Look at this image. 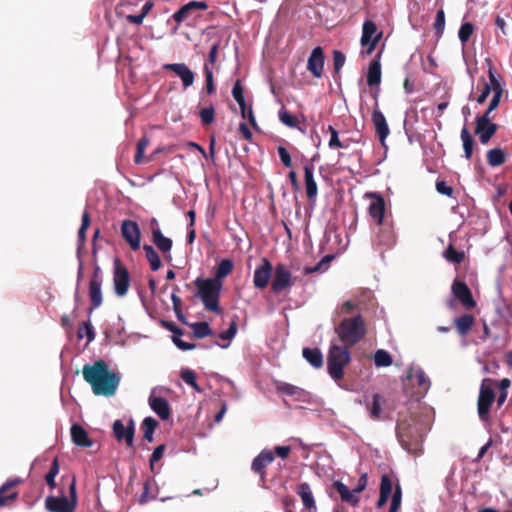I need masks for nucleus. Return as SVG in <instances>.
<instances>
[{
    "label": "nucleus",
    "instance_id": "obj_1",
    "mask_svg": "<svg viewBox=\"0 0 512 512\" xmlns=\"http://www.w3.org/2000/svg\"><path fill=\"white\" fill-rule=\"evenodd\" d=\"M84 380L91 385L97 396L111 397L115 394L119 382V375L110 370L108 364L99 359L93 364H85L82 369Z\"/></svg>",
    "mask_w": 512,
    "mask_h": 512
},
{
    "label": "nucleus",
    "instance_id": "obj_2",
    "mask_svg": "<svg viewBox=\"0 0 512 512\" xmlns=\"http://www.w3.org/2000/svg\"><path fill=\"white\" fill-rule=\"evenodd\" d=\"M339 340L344 346L352 348L366 335V324L363 317L358 314L343 318L334 328Z\"/></svg>",
    "mask_w": 512,
    "mask_h": 512
},
{
    "label": "nucleus",
    "instance_id": "obj_3",
    "mask_svg": "<svg viewBox=\"0 0 512 512\" xmlns=\"http://www.w3.org/2000/svg\"><path fill=\"white\" fill-rule=\"evenodd\" d=\"M194 285L197 288L195 296L201 299L205 309L215 314H220L221 308L219 300L222 282L218 279H203L198 277L194 281Z\"/></svg>",
    "mask_w": 512,
    "mask_h": 512
},
{
    "label": "nucleus",
    "instance_id": "obj_4",
    "mask_svg": "<svg viewBox=\"0 0 512 512\" xmlns=\"http://www.w3.org/2000/svg\"><path fill=\"white\" fill-rule=\"evenodd\" d=\"M350 347L332 344L327 356V370L333 380L341 381L344 377V368L350 363Z\"/></svg>",
    "mask_w": 512,
    "mask_h": 512
},
{
    "label": "nucleus",
    "instance_id": "obj_5",
    "mask_svg": "<svg viewBox=\"0 0 512 512\" xmlns=\"http://www.w3.org/2000/svg\"><path fill=\"white\" fill-rule=\"evenodd\" d=\"M78 504V497L76 491V479L73 477L69 485V497L64 495L48 496L45 499V507L50 512H75Z\"/></svg>",
    "mask_w": 512,
    "mask_h": 512
},
{
    "label": "nucleus",
    "instance_id": "obj_6",
    "mask_svg": "<svg viewBox=\"0 0 512 512\" xmlns=\"http://www.w3.org/2000/svg\"><path fill=\"white\" fill-rule=\"evenodd\" d=\"M495 400V392L491 379H484L480 386L477 410L481 421L487 422L490 419V408Z\"/></svg>",
    "mask_w": 512,
    "mask_h": 512
},
{
    "label": "nucleus",
    "instance_id": "obj_7",
    "mask_svg": "<svg viewBox=\"0 0 512 512\" xmlns=\"http://www.w3.org/2000/svg\"><path fill=\"white\" fill-rule=\"evenodd\" d=\"M294 281L295 278L289 268L285 264L279 263L273 269L271 291L276 295L288 291L294 285Z\"/></svg>",
    "mask_w": 512,
    "mask_h": 512
},
{
    "label": "nucleus",
    "instance_id": "obj_8",
    "mask_svg": "<svg viewBox=\"0 0 512 512\" xmlns=\"http://www.w3.org/2000/svg\"><path fill=\"white\" fill-rule=\"evenodd\" d=\"M114 291L119 297L127 294L130 286V274L127 268L116 258L113 271Z\"/></svg>",
    "mask_w": 512,
    "mask_h": 512
},
{
    "label": "nucleus",
    "instance_id": "obj_9",
    "mask_svg": "<svg viewBox=\"0 0 512 512\" xmlns=\"http://www.w3.org/2000/svg\"><path fill=\"white\" fill-rule=\"evenodd\" d=\"M451 291L454 298L458 300L466 310H471L476 307L477 303L473 298L472 292L464 281L455 279L452 283Z\"/></svg>",
    "mask_w": 512,
    "mask_h": 512
},
{
    "label": "nucleus",
    "instance_id": "obj_10",
    "mask_svg": "<svg viewBox=\"0 0 512 512\" xmlns=\"http://www.w3.org/2000/svg\"><path fill=\"white\" fill-rule=\"evenodd\" d=\"M399 442L402 447L410 454L419 455L423 451V438L422 435L412 431H400L398 434Z\"/></svg>",
    "mask_w": 512,
    "mask_h": 512
},
{
    "label": "nucleus",
    "instance_id": "obj_11",
    "mask_svg": "<svg viewBox=\"0 0 512 512\" xmlns=\"http://www.w3.org/2000/svg\"><path fill=\"white\" fill-rule=\"evenodd\" d=\"M379 226L376 232L375 243L379 247L385 249L391 248L396 244V234L394 231V225L392 221H384Z\"/></svg>",
    "mask_w": 512,
    "mask_h": 512
},
{
    "label": "nucleus",
    "instance_id": "obj_12",
    "mask_svg": "<svg viewBox=\"0 0 512 512\" xmlns=\"http://www.w3.org/2000/svg\"><path fill=\"white\" fill-rule=\"evenodd\" d=\"M121 234L132 250L140 248L141 232L135 221L124 220L121 224Z\"/></svg>",
    "mask_w": 512,
    "mask_h": 512
},
{
    "label": "nucleus",
    "instance_id": "obj_13",
    "mask_svg": "<svg viewBox=\"0 0 512 512\" xmlns=\"http://www.w3.org/2000/svg\"><path fill=\"white\" fill-rule=\"evenodd\" d=\"M273 269L271 262L265 257L262 258L260 265L254 271V287L260 290L265 289L272 277Z\"/></svg>",
    "mask_w": 512,
    "mask_h": 512
},
{
    "label": "nucleus",
    "instance_id": "obj_14",
    "mask_svg": "<svg viewBox=\"0 0 512 512\" xmlns=\"http://www.w3.org/2000/svg\"><path fill=\"white\" fill-rule=\"evenodd\" d=\"M207 9L208 4L205 1L192 0L181 6L175 13H173L171 19L174 20L177 23V25H180L186 20H188L195 11H204Z\"/></svg>",
    "mask_w": 512,
    "mask_h": 512
},
{
    "label": "nucleus",
    "instance_id": "obj_15",
    "mask_svg": "<svg viewBox=\"0 0 512 512\" xmlns=\"http://www.w3.org/2000/svg\"><path fill=\"white\" fill-rule=\"evenodd\" d=\"M475 124V133L479 135L482 144L488 143L498 128L496 124L491 122V117H487V114L477 117Z\"/></svg>",
    "mask_w": 512,
    "mask_h": 512
},
{
    "label": "nucleus",
    "instance_id": "obj_16",
    "mask_svg": "<svg viewBox=\"0 0 512 512\" xmlns=\"http://www.w3.org/2000/svg\"><path fill=\"white\" fill-rule=\"evenodd\" d=\"M366 197L371 198V202L368 207L370 217L376 222V224H382L384 222L385 214V201L384 198L378 193H367Z\"/></svg>",
    "mask_w": 512,
    "mask_h": 512
},
{
    "label": "nucleus",
    "instance_id": "obj_17",
    "mask_svg": "<svg viewBox=\"0 0 512 512\" xmlns=\"http://www.w3.org/2000/svg\"><path fill=\"white\" fill-rule=\"evenodd\" d=\"M324 51L322 47H315L307 61V70L315 77L321 78L324 70Z\"/></svg>",
    "mask_w": 512,
    "mask_h": 512
},
{
    "label": "nucleus",
    "instance_id": "obj_18",
    "mask_svg": "<svg viewBox=\"0 0 512 512\" xmlns=\"http://www.w3.org/2000/svg\"><path fill=\"white\" fill-rule=\"evenodd\" d=\"M372 123L375 127L376 134L382 145H385V140L388 137L390 130L384 114L379 109V104L376 103L372 112Z\"/></svg>",
    "mask_w": 512,
    "mask_h": 512
},
{
    "label": "nucleus",
    "instance_id": "obj_19",
    "mask_svg": "<svg viewBox=\"0 0 512 512\" xmlns=\"http://www.w3.org/2000/svg\"><path fill=\"white\" fill-rule=\"evenodd\" d=\"M113 433L118 441H125L128 447L134 444L135 427L132 420L129 421L127 427L124 426L121 420H115L113 423Z\"/></svg>",
    "mask_w": 512,
    "mask_h": 512
},
{
    "label": "nucleus",
    "instance_id": "obj_20",
    "mask_svg": "<svg viewBox=\"0 0 512 512\" xmlns=\"http://www.w3.org/2000/svg\"><path fill=\"white\" fill-rule=\"evenodd\" d=\"M163 68L174 72L181 79L184 88L193 85L195 74L185 63L165 64Z\"/></svg>",
    "mask_w": 512,
    "mask_h": 512
},
{
    "label": "nucleus",
    "instance_id": "obj_21",
    "mask_svg": "<svg viewBox=\"0 0 512 512\" xmlns=\"http://www.w3.org/2000/svg\"><path fill=\"white\" fill-rule=\"evenodd\" d=\"M274 461V453L270 450H262L252 461L251 470L259 474L261 479L265 481V468Z\"/></svg>",
    "mask_w": 512,
    "mask_h": 512
},
{
    "label": "nucleus",
    "instance_id": "obj_22",
    "mask_svg": "<svg viewBox=\"0 0 512 512\" xmlns=\"http://www.w3.org/2000/svg\"><path fill=\"white\" fill-rule=\"evenodd\" d=\"M152 242L162 252L164 258L167 261H171L172 239L164 236L160 228H154L152 232Z\"/></svg>",
    "mask_w": 512,
    "mask_h": 512
},
{
    "label": "nucleus",
    "instance_id": "obj_23",
    "mask_svg": "<svg viewBox=\"0 0 512 512\" xmlns=\"http://www.w3.org/2000/svg\"><path fill=\"white\" fill-rule=\"evenodd\" d=\"M333 487L340 496L343 503H347L352 507H357L360 502V498L354 489L350 490L343 482L336 480L333 482Z\"/></svg>",
    "mask_w": 512,
    "mask_h": 512
},
{
    "label": "nucleus",
    "instance_id": "obj_24",
    "mask_svg": "<svg viewBox=\"0 0 512 512\" xmlns=\"http://www.w3.org/2000/svg\"><path fill=\"white\" fill-rule=\"evenodd\" d=\"M382 51H379L375 58L370 62L367 71V84L369 87L379 86L381 83V58Z\"/></svg>",
    "mask_w": 512,
    "mask_h": 512
},
{
    "label": "nucleus",
    "instance_id": "obj_25",
    "mask_svg": "<svg viewBox=\"0 0 512 512\" xmlns=\"http://www.w3.org/2000/svg\"><path fill=\"white\" fill-rule=\"evenodd\" d=\"M20 483L19 479L8 480L0 487V507L8 506L18 498L17 491H10Z\"/></svg>",
    "mask_w": 512,
    "mask_h": 512
},
{
    "label": "nucleus",
    "instance_id": "obj_26",
    "mask_svg": "<svg viewBox=\"0 0 512 512\" xmlns=\"http://www.w3.org/2000/svg\"><path fill=\"white\" fill-rule=\"evenodd\" d=\"M149 405L161 420H168L171 415L169 402L163 397L150 396Z\"/></svg>",
    "mask_w": 512,
    "mask_h": 512
},
{
    "label": "nucleus",
    "instance_id": "obj_27",
    "mask_svg": "<svg viewBox=\"0 0 512 512\" xmlns=\"http://www.w3.org/2000/svg\"><path fill=\"white\" fill-rule=\"evenodd\" d=\"M304 179L306 195L308 199L312 200L317 196L318 188L314 179V166L312 163L304 166Z\"/></svg>",
    "mask_w": 512,
    "mask_h": 512
},
{
    "label": "nucleus",
    "instance_id": "obj_28",
    "mask_svg": "<svg viewBox=\"0 0 512 512\" xmlns=\"http://www.w3.org/2000/svg\"><path fill=\"white\" fill-rule=\"evenodd\" d=\"M102 282L89 281L88 294L90 298L89 313L100 307L103 303Z\"/></svg>",
    "mask_w": 512,
    "mask_h": 512
},
{
    "label": "nucleus",
    "instance_id": "obj_29",
    "mask_svg": "<svg viewBox=\"0 0 512 512\" xmlns=\"http://www.w3.org/2000/svg\"><path fill=\"white\" fill-rule=\"evenodd\" d=\"M71 438L73 443L79 447H91L93 442L89 438L87 431L80 425L74 424L71 427Z\"/></svg>",
    "mask_w": 512,
    "mask_h": 512
},
{
    "label": "nucleus",
    "instance_id": "obj_30",
    "mask_svg": "<svg viewBox=\"0 0 512 512\" xmlns=\"http://www.w3.org/2000/svg\"><path fill=\"white\" fill-rule=\"evenodd\" d=\"M295 492L301 498L302 503L306 509H316L315 500L313 498L310 485L307 482L300 483L297 486Z\"/></svg>",
    "mask_w": 512,
    "mask_h": 512
},
{
    "label": "nucleus",
    "instance_id": "obj_31",
    "mask_svg": "<svg viewBox=\"0 0 512 512\" xmlns=\"http://www.w3.org/2000/svg\"><path fill=\"white\" fill-rule=\"evenodd\" d=\"M475 323V318L472 314H462L454 319V325L460 336H466L472 329Z\"/></svg>",
    "mask_w": 512,
    "mask_h": 512
},
{
    "label": "nucleus",
    "instance_id": "obj_32",
    "mask_svg": "<svg viewBox=\"0 0 512 512\" xmlns=\"http://www.w3.org/2000/svg\"><path fill=\"white\" fill-rule=\"evenodd\" d=\"M302 355L314 368L319 369L323 366V355L320 349L306 347L303 349Z\"/></svg>",
    "mask_w": 512,
    "mask_h": 512
},
{
    "label": "nucleus",
    "instance_id": "obj_33",
    "mask_svg": "<svg viewBox=\"0 0 512 512\" xmlns=\"http://www.w3.org/2000/svg\"><path fill=\"white\" fill-rule=\"evenodd\" d=\"M377 25L372 20H366L362 26V35L360 39V43H367L370 40H373L379 34Z\"/></svg>",
    "mask_w": 512,
    "mask_h": 512
},
{
    "label": "nucleus",
    "instance_id": "obj_34",
    "mask_svg": "<svg viewBox=\"0 0 512 512\" xmlns=\"http://www.w3.org/2000/svg\"><path fill=\"white\" fill-rule=\"evenodd\" d=\"M143 250L145 252L146 259L150 264L151 270L152 271L159 270L162 263H161L159 255H158L157 251L154 249V247L151 245L145 244L143 246Z\"/></svg>",
    "mask_w": 512,
    "mask_h": 512
},
{
    "label": "nucleus",
    "instance_id": "obj_35",
    "mask_svg": "<svg viewBox=\"0 0 512 512\" xmlns=\"http://www.w3.org/2000/svg\"><path fill=\"white\" fill-rule=\"evenodd\" d=\"M461 140L463 142V149H464V154H465V158L466 159H470L471 156H472V153H473V148H474V145H475V141L472 137V135L470 134L468 128L466 126H464L462 129H461Z\"/></svg>",
    "mask_w": 512,
    "mask_h": 512
},
{
    "label": "nucleus",
    "instance_id": "obj_36",
    "mask_svg": "<svg viewBox=\"0 0 512 512\" xmlns=\"http://www.w3.org/2000/svg\"><path fill=\"white\" fill-rule=\"evenodd\" d=\"M506 160L505 152L500 148H493L487 152V162L491 167H498Z\"/></svg>",
    "mask_w": 512,
    "mask_h": 512
},
{
    "label": "nucleus",
    "instance_id": "obj_37",
    "mask_svg": "<svg viewBox=\"0 0 512 512\" xmlns=\"http://www.w3.org/2000/svg\"><path fill=\"white\" fill-rule=\"evenodd\" d=\"M193 330V336L196 339H203L207 336L213 335V331L207 322H195L190 324Z\"/></svg>",
    "mask_w": 512,
    "mask_h": 512
},
{
    "label": "nucleus",
    "instance_id": "obj_38",
    "mask_svg": "<svg viewBox=\"0 0 512 512\" xmlns=\"http://www.w3.org/2000/svg\"><path fill=\"white\" fill-rule=\"evenodd\" d=\"M158 426V421L152 417H146L141 424L143 430V437L148 441H153V434Z\"/></svg>",
    "mask_w": 512,
    "mask_h": 512
},
{
    "label": "nucleus",
    "instance_id": "obj_39",
    "mask_svg": "<svg viewBox=\"0 0 512 512\" xmlns=\"http://www.w3.org/2000/svg\"><path fill=\"white\" fill-rule=\"evenodd\" d=\"M90 222H91L90 214L87 211H84L82 214L81 226L78 230V242H79L78 250H80L85 244L86 231L90 225Z\"/></svg>",
    "mask_w": 512,
    "mask_h": 512
},
{
    "label": "nucleus",
    "instance_id": "obj_40",
    "mask_svg": "<svg viewBox=\"0 0 512 512\" xmlns=\"http://www.w3.org/2000/svg\"><path fill=\"white\" fill-rule=\"evenodd\" d=\"M232 95H233V98L235 99V101L238 103V105L240 107L241 114H244L245 113L246 101H245V98H244V89H243V86L241 84V80L238 79L234 83V86H233V89H232Z\"/></svg>",
    "mask_w": 512,
    "mask_h": 512
},
{
    "label": "nucleus",
    "instance_id": "obj_41",
    "mask_svg": "<svg viewBox=\"0 0 512 512\" xmlns=\"http://www.w3.org/2000/svg\"><path fill=\"white\" fill-rule=\"evenodd\" d=\"M234 264L230 259H223L218 264L215 277L212 279H218L221 281V279L227 277L233 270Z\"/></svg>",
    "mask_w": 512,
    "mask_h": 512
},
{
    "label": "nucleus",
    "instance_id": "obj_42",
    "mask_svg": "<svg viewBox=\"0 0 512 512\" xmlns=\"http://www.w3.org/2000/svg\"><path fill=\"white\" fill-rule=\"evenodd\" d=\"M444 257L451 263L460 264L464 260L465 254L463 251H457L452 244H449L444 252Z\"/></svg>",
    "mask_w": 512,
    "mask_h": 512
},
{
    "label": "nucleus",
    "instance_id": "obj_43",
    "mask_svg": "<svg viewBox=\"0 0 512 512\" xmlns=\"http://www.w3.org/2000/svg\"><path fill=\"white\" fill-rule=\"evenodd\" d=\"M488 77H489V85L491 87V91L493 93H503L504 88L496 75V71L492 64H489L488 68Z\"/></svg>",
    "mask_w": 512,
    "mask_h": 512
},
{
    "label": "nucleus",
    "instance_id": "obj_44",
    "mask_svg": "<svg viewBox=\"0 0 512 512\" xmlns=\"http://www.w3.org/2000/svg\"><path fill=\"white\" fill-rule=\"evenodd\" d=\"M391 355L383 349H379L374 354V363L377 367H388L392 365Z\"/></svg>",
    "mask_w": 512,
    "mask_h": 512
},
{
    "label": "nucleus",
    "instance_id": "obj_45",
    "mask_svg": "<svg viewBox=\"0 0 512 512\" xmlns=\"http://www.w3.org/2000/svg\"><path fill=\"white\" fill-rule=\"evenodd\" d=\"M203 72L205 75V82H206L205 90L208 95H212L216 91L212 68L210 66H208V64H204Z\"/></svg>",
    "mask_w": 512,
    "mask_h": 512
},
{
    "label": "nucleus",
    "instance_id": "obj_46",
    "mask_svg": "<svg viewBox=\"0 0 512 512\" xmlns=\"http://www.w3.org/2000/svg\"><path fill=\"white\" fill-rule=\"evenodd\" d=\"M59 469L58 459L55 458L51 464L49 472L45 476V481L52 490L56 487L55 477L59 473Z\"/></svg>",
    "mask_w": 512,
    "mask_h": 512
},
{
    "label": "nucleus",
    "instance_id": "obj_47",
    "mask_svg": "<svg viewBox=\"0 0 512 512\" xmlns=\"http://www.w3.org/2000/svg\"><path fill=\"white\" fill-rule=\"evenodd\" d=\"M149 143H150V141H149L148 137H146V136H143L139 139V141L137 143V151L134 156V162L136 164H141L143 162L144 152H145L146 148L149 146Z\"/></svg>",
    "mask_w": 512,
    "mask_h": 512
},
{
    "label": "nucleus",
    "instance_id": "obj_48",
    "mask_svg": "<svg viewBox=\"0 0 512 512\" xmlns=\"http://www.w3.org/2000/svg\"><path fill=\"white\" fill-rule=\"evenodd\" d=\"M84 335L86 336L88 342L93 341L95 338L94 328L89 321L83 322L77 331V337L79 339L83 338Z\"/></svg>",
    "mask_w": 512,
    "mask_h": 512
},
{
    "label": "nucleus",
    "instance_id": "obj_49",
    "mask_svg": "<svg viewBox=\"0 0 512 512\" xmlns=\"http://www.w3.org/2000/svg\"><path fill=\"white\" fill-rule=\"evenodd\" d=\"M181 379L191 387H193L196 391L201 392L202 389L198 386L196 382V375L194 371L190 369H183L180 374Z\"/></svg>",
    "mask_w": 512,
    "mask_h": 512
},
{
    "label": "nucleus",
    "instance_id": "obj_50",
    "mask_svg": "<svg viewBox=\"0 0 512 512\" xmlns=\"http://www.w3.org/2000/svg\"><path fill=\"white\" fill-rule=\"evenodd\" d=\"M381 402H382V397L380 394H374L373 395V398H372V405L371 407H369V411H370V417L373 419V420H378L380 418V414H381Z\"/></svg>",
    "mask_w": 512,
    "mask_h": 512
},
{
    "label": "nucleus",
    "instance_id": "obj_51",
    "mask_svg": "<svg viewBox=\"0 0 512 512\" xmlns=\"http://www.w3.org/2000/svg\"><path fill=\"white\" fill-rule=\"evenodd\" d=\"M383 37V32H379V34L374 37L373 40L368 41L367 43H361L363 50L361 51L362 56H369L371 55L374 50L376 49V46L378 45L379 41Z\"/></svg>",
    "mask_w": 512,
    "mask_h": 512
},
{
    "label": "nucleus",
    "instance_id": "obj_52",
    "mask_svg": "<svg viewBox=\"0 0 512 512\" xmlns=\"http://www.w3.org/2000/svg\"><path fill=\"white\" fill-rule=\"evenodd\" d=\"M199 117L203 125H210L215 120V109L213 106L200 109Z\"/></svg>",
    "mask_w": 512,
    "mask_h": 512
},
{
    "label": "nucleus",
    "instance_id": "obj_53",
    "mask_svg": "<svg viewBox=\"0 0 512 512\" xmlns=\"http://www.w3.org/2000/svg\"><path fill=\"white\" fill-rule=\"evenodd\" d=\"M279 119H280V121H281L284 125H286V126H288V127H290V128H295V127H297V126H298V123H299L298 119H297L295 116L291 115V114H290L287 110H285V109H281V110L279 111Z\"/></svg>",
    "mask_w": 512,
    "mask_h": 512
},
{
    "label": "nucleus",
    "instance_id": "obj_54",
    "mask_svg": "<svg viewBox=\"0 0 512 512\" xmlns=\"http://www.w3.org/2000/svg\"><path fill=\"white\" fill-rule=\"evenodd\" d=\"M473 32H474L473 24L470 22H465L461 25V27L459 29L458 37H459L460 41L464 44L470 39Z\"/></svg>",
    "mask_w": 512,
    "mask_h": 512
},
{
    "label": "nucleus",
    "instance_id": "obj_55",
    "mask_svg": "<svg viewBox=\"0 0 512 512\" xmlns=\"http://www.w3.org/2000/svg\"><path fill=\"white\" fill-rule=\"evenodd\" d=\"M171 300H172V303H173V310H174V312L176 314V317L182 323H186L185 316L182 313V300H181V298L174 292L171 295Z\"/></svg>",
    "mask_w": 512,
    "mask_h": 512
},
{
    "label": "nucleus",
    "instance_id": "obj_56",
    "mask_svg": "<svg viewBox=\"0 0 512 512\" xmlns=\"http://www.w3.org/2000/svg\"><path fill=\"white\" fill-rule=\"evenodd\" d=\"M346 57L345 55L339 51L334 50L333 51V66H334V72L339 73L342 67L345 64Z\"/></svg>",
    "mask_w": 512,
    "mask_h": 512
},
{
    "label": "nucleus",
    "instance_id": "obj_57",
    "mask_svg": "<svg viewBox=\"0 0 512 512\" xmlns=\"http://www.w3.org/2000/svg\"><path fill=\"white\" fill-rule=\"evenodd\" d=\"M392 488H393V484H392L391 478L386 474L383 475L381 477V483H380V494L390 497Z\"/></svg>",
    "mask_w": 512,
    "mask_h": 512
},
{
    "label": "nucleus",
    "instance_id": "obj_58",
    "mask_svg": "<svg viewBox=\"0 0 512 512\" xmlns=\"http://www.w3.org/2000/svg\"><path fill=\"white\" fill-rule=\"evenodd\" d=\"M328 131L331 134V137H330V140H329V143H328L329 147L331 149L343 148L344 145H343V143L339 139V135H338L337 130L333 126L329 125L328 126Z\"/></svg>",
    "mask_w": 512,
    "mask_h": 512
},
{
    "label": "nucleus",
    "instance_id": "obj_59",
    "mask_svg": "<svg viewBox=\"0 0 512 512\" xmlns=\"http://www.w3.org/2000/svg\"><path fill=\"white\" fill-rule=\"evenodd\" d=\"M277 390L289 396H293L295 393H302V388L289 383H280L277 386Z\"/></svg>",
    "mask_w": 512,
    "mask_h": 512
},
{
    "label": "nucleus",
    "instance_id": "obj_60",
    "mask_svg": "<svg viewBox=\"0 0 512 512\" xmlns=\"http://www.w3.org/2000/svg\"><path fill=\"white\" fill-rule=\"evenodd\" d=\"M445 27V13L441 9L437 12L435 22H434V29L436 30V33L438 36H441Z\"/></svg>",
    "mask_w": 512,
    "mask_h": 512
},
{
    "label": "nucleus",
    "instance_id": "obj_61",
    "mask_svg": "<svg viewBox=\"0 0 512 512\" xmlns=\"http://www.w3.org/2000/svg\"><path fill=\"white\" fill-rule=\"evenodd\" d=\"M277 152L282 164L285 167L290 168L292 166V159L287 149L283 146H278Z\"/></svg>",
    "mask_w": 512,
    "mask_h": 512
},
{
    "label": "nucleus",
    "instance_id": "obj_62",
    "mask_svg": "<svg viewBox=\"0 0 512 512\" xmlns=\"http://www.w3.org/2000/svg\"><path fill=\"white\" fill-rule=\"evenodd\" d=\"M220 49V41L215 42L212 47L210 48L208 59L205 64H208V66H214L217 61L218 51Z\"/></svg>",
    "mask_w": 512,
    "mask_h": 512
},
{
    "label": "nucleus",
    "instance_id": "obj_63",
    "mask_svg": "<svg viewBox=\"0 0 512 512\" xmlns=\"http://www.w3.org/2000/svg\"><path fill=\"white\" fill-rule=\"evenodd\" d=\"M401 504V488L399 486L396 487L394 494L392 496V502L389 508V512H397Z\"/></svg>",
    "mask_w": 512,
    "mask_h": 512
},
{
    "label": "nucleus",
    "instance_id": "obj_64",
    "mask_svg": "<svg viewBox=\"0 0 512 512\" xmlns=\"http://www.w3.org/2000/svg\"><path fill=\"white\" fill-rule=\"evenodd\" d=\"M237 333V323L235 320H233L229 326V328L224 331V332H221L219 334V338L222 339V340H231L232 338H234V336L236 335Z\"/></svg>",
    "mask_w": 512,
    "mask_h": 512
}]
</instances>
